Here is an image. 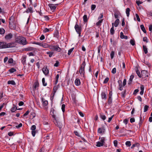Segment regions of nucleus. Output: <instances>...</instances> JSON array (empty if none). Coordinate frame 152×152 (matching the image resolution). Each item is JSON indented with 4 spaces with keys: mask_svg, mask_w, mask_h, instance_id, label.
Instances as JSON below:
<instances>
[{
    "mask_svg": "<svg viewBox=\"0 0 152 152\" xmlns=\"http://www.w3.org/2000/svg\"><path fill=\"white\" fill-rule=\"evenodd\" d=\"M142 48L145 53L146 54H147L148 52V49L147 48L146 46L143 45L142 46Z\"/></svg>",
    "mask_w": 152,
    "mask_h": 152,
    "instance_id": "nucleus-24",
    "label": "nucleus"
},
{
    "mask_svg": "<svg viewBox=\"0 0 152 152\" xmlns=\"http://www.w3.org/2000/svg\"><path fill=\"white\" fill-rule=\"evenodd\" d=\"M50 49L58 52H60L62 50L59 47L58 44L55 45H50Z\"/></svg>",
    "mask_w": 152,
    "mask_h": 152,
    "instance_id": "nucleus-5",
    "label": "nucleus"
},
{
    "mask_svg": "<svg viewBox=\"0 0 152 152\" xmlns=\"http://www.w3.org/2000/svg\"><path fill=\"white\" fill-rule=\"evenodd\" d=\"M100 117L103 120H104L106 119V116L105 115H100Z\"/></svg>",
    "mask_w": 152,
    "mask_h": 152,
    "instance_id": "nucleus-54",
    "label": "nucleus"
},
{
    "mask_svg": "<svg viewBox=\"0 0 152 152\" xmlns=\"http://www.w3.org/2000/svg\"><path fill=\"white\" fill-rule=\"evenodd\" d=\"M105 129L103 128H99L98 130V132L99 134H103L104 133Z\"/></svg>",
    "mask_w": 152,
    "mask_h": 152,
    "instance_id": "nucleus-15",
    "label": "nucleus"
},
{
    "mask_svg": "<svg viewBox=\"0 0 152 152\" xmlns=\"http://www.w3.org/2000/svg\"><path fill=\"white\" fill-rule=\"evenodd\" d=\"M103 21V19H102L101 20H99L98 22H97L96 23V25L97 26H100L101 25V24L102 23Z\"/></svg>",
    "mask_w": 152,
    "mask_h": 152,
    "instance_id": "nucleus-32",
    "label": "nucleus"
},
{
    "mask_svg": "<svg viewBox=\"0 0 152 152\" xmlns=\"http://www.w3.org/2000/svg\"><path fill=\"white\" fill-rule=\"evenodd\" d=\"M13 37V35L12 33H9L5 36V38L6 40H9L11 39Z\"/></svg>",
    "mask_w": 152,
    "mask_h": 152,
    "instance_id": "nucleus-12",
    "label": "nucleus"
},
{
    "mask_svg": "<svg viewBox=\"0 0 152 152\" xmlns=\"http://www.w3.org/2000/svg\"><path fill=\"white\" fill-rule=\"evenodd\" d=\"M53 30L51 28H45L43 30L44 33H46L48 32H50L52 31Z\"/></svg>",
    "mask_w": 152,
    "mask_h": 152,
    "instance_id": "nucleus-18",
    "label": "nucleus"
},
{
    "mask_svg": "<svg viewBox=\"0 0 152 152\" xmlns=\"http://www.w3.org/2000/svg\"><path fill=\"white\" fill-rule=\"evenodd\" d=\"M96 146L97 147H99L101 146H102L104 145L101 142H98L96 143Z\"/></svg>",
    "mask_w": 152,
    "mask_h": 152,
    "instance_id": "nucleus-31",
    "label": "nucleus"
},
{
    "mask_svg": "<svg viewBox=\"0 0 152 152\" xmlns=\"http://www.w3.org/2000/svg\"><path fill=\"white\" fill-rule=\"evenodd\" d=\"M42 82L43 84V85L44 86H46L47 85V83L45 82V79L44 78H42Z\"/></svg>",
    "mask_w": 152,
    "mask_h": 152,
    "instance_id": "nucleus-39",
    "label": "nucleus"
},
{
    "mask_svg": "<svg viewBox=\"0 0 152 152\" xmlns=\"http://www.w3.org/2000/svg\"><path fill=\"white\" fill-rule=\"evenodd\" d=\"M31 130H35L36 129V126L35 125H32L31 128Z\"/></svg>",
    "mask_w": 152,
    "mask_h": 152,
    "instance_id": "nucleus-51",
    "label": "nucleus"
},
{
    "mask_svg": "<svg viewBox=\"0 0 152 152\" xmlns=\"http://www.w3.org/2000/svg\"><path fill=\"white\" fill-rule=\"evenodd\" d=\"M86 65V62L85 61H83L82 64L80 65L79 68V71H77L76 73L78 74L79 72L80 75L81 77H83L84 78H85V67Z\"/></svg>",
    "mask_w": 152,
    "mask_h": 152,
    "instance_id": "nucleus-1",
    "label": "nucleus"
},
{
    "mask_svg": "<svg viewBox=\"0 0 152 152\" xmlns=\"http://www.w3.org/2000/svg\"><path fill=\"white\" fill-rule=\"evenodd\" d=\"M42 104L43 105V106H47L48 104V101L45 100V99L44 98L42 99Z\"/></svg>",
    "mask_w": 152,
    "mask_h": 152,
    "instance_id": "nucleus-16",
    "label": "nucleus"
},
{
    "mask_svg": "<svg viewBox=\"0 0 152 152\" xmlns=\"http://www.w3.org/2000/svg\"><path fill=\"white\" fill-rule=\"evenodd\" d=\"M35 134H36V131H35V130H32V131H31V134H32V136L33 137H34L35 136Z\"/></svg>",
    "mask_w": 152,
    "mask_h": 152,
    "instance_id": "nucleus-56",
    "label": "nucleus"
},
{
    "mask_svg": "<svg viewBox=\"0 0 152 152\" xmlns=\"http://www.w3.org/2000/svg\"><path fill=\"white\" fill-rule=\"evenodd\" d=\"M12 43H9L7 44L5 42H0V48H6L11 47H13V46L12 45Z\"/></svg>",
    "mask_w": 152,
    "mask_h": 152,
    "instance_id": "nucleus-3",
    "label": "nucleus"
},
{
    "mask_svg": "<svg viewBox=\"0 0 152 152\" xmlns=\"http://www.w3.org/2000/svg\"><path fill=\"white\" fill-rule=\"evenodd\" d=\"M83 21L84 22L86 23L87 22L88 18L87 16L86 15H84L83 17Z\"/></svg>",
    "mask_w": 152,
    "mask_h": 152,
    "instance_id": "nucleus-29",
    "label": "nucleus"
},
{
    "mask_svg": "<svg viewBox=\"0 0 152 152\" xmlns=\"http://www.w3.org/2000/svg\"><path fill=\"white\" fill-rule=\"evenodd\" d=\"M134 77V76L133 75H132L130 76V78H129V82L128 83L129 84H130L131 83Z\"/></svg>",
    "mask_w": 152,
    "mask_h": 152,
    "instance_id": "nucleus-30",
    "label": "nucleus"
},
{
    "mask_svg": "<svg viewBox=\"0 0 152 152\" xmlns=\"http://www.w3.org/2000/svg\"><path fill=\"white\" fill-rule=\"evenodd\" d=\"M114 52L113 51H112L111 52V53L110 54V57L112 59H113V58L114 57Z\"/></svg>",
    "mask_w": 152,
    "mask_h": 152,
    "instance_id": "nucleus-41",
    "label": "nucleus"
},
{
    "mask_svg": "<svg viewBox=\"0 0 152 152\" xmlns=\"http://www.w3.org/2000/svg\"><path fill=\"white\" fill-rule=\"evenodd\" d=\"M35 117V114L33 113H31L30 114V118L32 119Z\"/></svg>",
    "mask_w": 152,
    "mask_h": 152,
    "instance_id": "nucleus-44",
    "label": "nucleus"
},
{
    "mask_svg": "<svg viewBox=\"0 0 152 152\" xmlns=\"http://www.w3.org/2000/svg\"><path fill=\"white\" fill-rule=\"evenodd\" d=\"M130 10L129 8H128L126 9V14L127 16V17H129V12H130Z\"/></svg>",
    "mask_w": 152,
    "mask_h": 152,
    "instance_id": "nucleus-27",
    "label": "nucleus"
},
{
    "mask_svg": "<svg viewBox=\"0 0 152 152\" xmlns=\"http://www.w3.org/2000/svg\"><path fill=\"white\" fill-rule=\"evenodd\" d=\"M113 143L114 146L116 147L117 146L118 142L116 140H115L113 141Z\"/></svg>",
    "mask_w": 152,
    "mask_h": 152,
    "instance_id": "nucleus-57",
    "label": "nucleus"
},
{
    "mask_svg": "<svg viewBox=\"0 0 152 152\" xmlns=\"http://www.w3.org/2000/svg\"><path fill=\"white\" fill-rule=\"evenodd\" d=\"M102 98L103 99L106 100L107 99V94L104 92H103L101 94Z\"/></svg>",
    "mask_w": 152,
    "mask_h": 152,
    "instance_id": "nucleus-17",
    "label": "nucleus"
},
{
    "mask_svg": "<svg viewBox=\"0 0 152 152\" xmlns=\"http://www.w3.org/2000/svg\"><path fill=\"white\" fill-rule=\"evenodd\" d=\"M7 83L8 84H12V85H15L16 84L15 82L13 80L8 81L7 82Z\"/></svg>",
    "mask_w": 152,
    "mask_h": 152,
    "instance_id": "nucleus-28",
    "label": "nucleus"
},
{
    "mask_svg": "<svg viewBox=\"0 0 152 152\" xmlns=\"http://www.w3.org/2000/svg\"><path fill=\"white\" fill-rule=\"evenodd\" d=\"M141 29L142 30V31H143V32L146 33V31L145 29V28L144 27V26L143 25H141L140 26Z\"/></svg>",
    "mask_w": 152,
    "mask_h": 152,
    "instance_id": "nucleus-26",
    "label": "nucleus"
},
{
    "mask_svg": "<svg viewBox=\"0 0 152 152\" xmlns=\"http://www.w3.org/2000/svg\"><path fill=\"white\" fill-rule=\"evenodd\" d=\"M42 71L45 76H47L49 74V70L46 66H45L42 69Z\"/></svg>",
    "mask_w": 152,
    "mask_h": 152,
    "instance_id": "nucleus-9",
    "label": "nucleus"
},
{
    "mask_svg": "<svg viewBox=\"0 0 152 152\" xmlns=\"http://www.w3.org/2000/svg\"><path fill=\"white\" fill-rule=\"evenodd\" d=\"M118 82L119 84V87H122V82L121 80H118Z\"/></svg>",
    "mask_w": 152,
    "mask_h": 152,
    "instance_id": "nucleus-46",
    "label": "nucleus"
},
{
    "mask_svg": "<svg viewBox=\"0 0 152 152\" xmlns=\"http://www.w3.org/2000/svg\"><path fill=\"white\" fill-rule=\"evenodd\" d=\"M5 33V30L3 28H0V34H3Z\"/></svg>",
    "mask_w": 152,
    "mask_h": 152,
    "instance_id": "nucleus-34",
    "label": "nucleus"
},
{
    "mask_svg": "<svg viewBox=\"0 0 152 152\" xmlns=\"http://www.w3.org/2000/svg\"><path fill=\"white\" fill-rule=\"evenodd\" d=\"M130 42L132 45L134 46L135 45V41L131 39L130 41Z\"/></svg>",
    "mask_w": 152,
    "mask_h": 152,
    "instance_id": "nucleus-50",
    "label": "nucleus"
},
{
    "mask_svg": "<svg viewBox=\"0 0 152 152\" xmlns=\"http://www.w3.org/2000/svg\"><path fill=\"white\" fill-rule=\"evenodd\" d=\"M16 71V70L14 68H12L9 69V71L11 73H13Z\"/></svg>",
    "mask_w": 152,
    "mask_h": 152,
    "instance_id": "nucleus-38",
    "label": "nucleus"
},
{
    "mask_svg": "<svg viewBox=\"0 0 152 152\" xmlns=\"http://www.w3.org/2000/svg\"><path fill=\"white\" fill-rule=\"evenodd\" d=\"M65 105L64 104H63L61 106V110L62 112L64 113L65 111Z\"/></svg>",
    "mask_w": 152,
    "mask_h": 152,
    "instance_id": "nucleus-45",
    "label": "nucleus"
},
{
    "mask_svg": "<svg viewBox=\"0 0 152 152\" xmlns=\"http://www.w3.org/2000/svg\"><path fill=\"white\" fill-rule=\"evenodd\" d=\"M126 145L129 147H130L131 145V142L130 141H127L126 142Z\"/></svg>",
    "mask_w": 152,
    "mask_h": 152,
    "instance_id": "nucleus-43",
    "label": "nucleus"
},
{
    "mask_svg": "<svg viewBox=\"0 0 152 152\" xmlns=\"http://www.w3.org/2000/svg\"><path fill=\"white\" fill-rule=\"evenodd\" d=\"M16 42L22 44L23 45H26V39L22 37H19L17 38L15 40Z\"/></svg>",
    "mask_w": 152,
    "mask_h": 152,
    "instance_id": "nucleus-4",
    "label": "nucleus"
},
{
    "mask_svg": "<svg viewBox=\"0 0 152 152\" xmlns=\"http://www.w3.org/2000/svg\"><path fill=\"white\" fill-rule=\"evenodd\" d=\"M141 91L140 92V94L141 95H142L144 93V86L143 85H142L140 87Z\"/></svg>",
    "mask_w": 152,
    "mask_h": 152,
    "instance_id": "nucleus-20",
    "label": "nucleus"
},
{
    "mask_svg": "<svg viewBox=\"0 0 152 152\" xmlns=\"http://www.w3.org/2000/svg\"><path fill=\"white\" fill-rule=\"evenodd\" d=\"M120 38L122 39H127L128 37L126 36H125L124 35V34L123 32H121L120 33Z\"/></svg>",
    "mask_w": 152,
    "mask_h": 152,
    "instance_id": "nucleus-19",
    "label": "nucleus"
},
{
    "mask_svg": "<svg viewBox=\"0 0 152 152\" xmlns=\"http://www.w3.org/2000/svg\"><path fill=\"white\" fill-rule=\"evenodd\" d=\"M126 91H124V92H122L121 93V96L123 97H124L125 96V93Z\"/></svg>",
    "mask_w": 152,
    "mask_h": 152,
    "instance_id": "nucleus-58",
    "label": "nucleus"
},
{
    "mask_svg": "<svg viewBox=\"0 0 152 152\" xmlns=\"http://www.w3.org/2000/svg\"><path fill=\"white\" fill-rule=\"evenodd\" d=\"M8 62L9 63H12L13 62V60L12 58H10L8 60Z\"/></svg>",
    "mask_w": 152,
    "mask_h": 152,
    "instance_id": "nucleus-64",
    "label": "nucleus"
},
{
    "mask_svg": "<svg viewBox=\"0 0 152 152\" xmlns=\"http://www.w3.org/2000/svg\"><path fill=\"white\" fill-rule=\"evenodd\" d=\"M73 49H74V48H71V49H69L68 50V54L69 55H70V54L72 52L73 50Z\"/></svg>",
    "mask_w": 152,
    "mask_h": 152,
    "instance_id": "nucleus-47",
    "label": "nucleus"
},
{
    "mask_svg": "<svg viewBox=\"0 0 152 152\" xmlns=\"http://www.w3.org/2000/svg\"><path fill=\"white\" fill-rule=\"evenodd\" d=\"M109 80V78L108 77H107L106 78H105L104 80L103 81V83L104 84H106L108 82V81Z\"/></svg>",
    "mask_w": 152,
    "mask_h": 152,
    "instance_id": "nucleus-42",
    "label": "nucleus"
},
{
    "mask_svg": "<svg viewBox=\"0 0 152 152\" xmlns=\"http://www.w3.org/2000/svg\"><path fill=\"white\" fill-rule=\"evenodd\" d=\"M26 56H23L22 58V63L23 65H24L26 63Z\"/></svg>",
    "mask_w": 152,
    "mask_h": 152,
    "instance_id": "nucleus-22",
    "label": "nucleus"
},
{
    "mask_svg": "<svg viewBox=\"0 0 152 152\" xmlns=\"http://www.w3.org/2000/svg\"><path fill=\"white\" fill-rule=\"evenodd\" d=\"M54 111L55 110L53 108L51 109V110L50 114L52 117L55 120L57 118L56 117L54 113Z\"/></svg>",
    "mask_w": 152,
    "mask_h": 152,
    "instance_id": "nucleus-13",
    "label": "nucleus"
},
{
    "mask_svg": "<svg viewBox=\"0 0 152 152\" xmlns=\"http://www.w3.org/2000/svg\"><path fill=\"white\" fill-rule=\"evenodd\" d=\"M116 69L115 68H114L112 69L111 72L112 73L115 74L116 73Z\"/></svg>",
    "mask_w": 152,
    "mask_h": 152,
    "instance_id": "nucleus-48",
    "label": "nucleus"
},
{
    "mask_svg": "<svg viewBox=\"0 0 152 152\" xmlns=\"http://www.w3.org/2000/svg\"><path fill=\"white\" fill-rule=\"evenodd\" d=\"M45 38V36L44 35H42L40 37L39 39L41 40H43Z\"/></svg>",
    "mask_w": 152,
    "mask_h": 152,
    "instance_id": "nucleus-60",
    "label": "nucleus"
},
{
    "mask_svg": "<svg viewBox=\"0 0 152 152\" xmlns=\"http://www.w3.org/2000/svg\"><path fill=\"white\" fill-rule=\"evenodd\" d=\"M75 28L77 32L79 34V36H80L82 30L81 26H79L77 23L75 26Z\"/></svg>",
    "mask_w": 152,
    "mask_h": 152,
    "instance_id": "nucleus-8",
    "label": "nucleus"
},
{
    "mask_svg": "<svg viewBox=\"0 0 152 152\" xmlns=\"http://www.w3.org/2000/svg\"><path fill=\"white\" fill-rule=\"evenodd\" d=\"M119 23V20L118 19H117L115 22V26L117 27L118 26Z\"/></svg>",
    "mask_w": 152,
    "mask_h": 152,
    "instance_id": "nucleus-23",
    "label": "nucleus"
},
{
    "mask_svg": "<svg viewBox=\"0 0 152 152\" xmlns=\"http://www.w3.org/2000/svg\"><path fill=\"white\" fill-rule=\"evenodd\" d=\"M136 72L139 77H145L146 76H148V75H146V76H145L143 74L144 73H147V72H146V71L145 70L143 71H142L141 72V74H140L139 71L138 70H136Z\"/></svg>",
    "mask_w": 152,
    "mask_h": 152,
    "instance_id": "nucleus-7",
    "label": "nucleus"
},
{
    "mask_svg": "<svg viewBox=\"0 0 152 152\" xmlns=\"http://www.w3.org/2000/svg\"><path fill=\"white\" fill-rule=\"evenodd\" d=\"M149 108V106L147 105H145L144 106V112H146L148 110V109Z\"/></svg>",
    "mask_w": 152,
    "mask_h": 152,
    "instance_id": "nucleus-36",
    "label": "nucleus"
},
{
    "mask_svg": "<svg viewBox=\"0 0 152 152\" xmlns=\"http://www.w3.org/2000/svg\"><path fill=\"white\" fill-rule=\"evenodd\" d=\"M105 139L104 137H102L101 138V142L103 143V145L105 143Z\"/></svg>",
    "mask_w": 152,
    "mask_h": 152,
    "instance_id": "nucleus-37",
    "label": "nucleus"
},
{
    "mask_svg": "<svg viewBox=\"0 0 152 152\" xmlns=\"http://www.w3.org/2000/svg\"><path fill=\"white\" fill-rule=\"evenodd\" d=\"M58 5V4H50L48 5L51 10H55Z\"/></svg>",
    "mask_w": 152,
    "mask_h": 152,
    "instance_id": "nucleus-10",
    "label": "nucleus"
},
{
    "mask_svg": "<svg viewBox=\"0 0 152 152\" xmlns=\"http://www.w3.org/2000/svg\"><path fill=\"white\" fill-rule=\"evenodd\" d=\"M59 74H58L57 75L55 78V81L54 82L55 84L56 85L57 84L58 82V80L59 77Z\"/></svg>",
    "mask_w": 152,
    "mask_h": 152,
    "instance_id": "nucleus-25",
    "label": "nucleus"
},
{
    "mask_svg": "<svg viewBox=\"0 0 152 152\" xmlns=\"http://www.w3.org/2000/svg\"><path fill=\"white\" fill-rule=\"evenodd\" d=\"M55 125L57 126L60 129L62 127V124L61 121V120L58 118H57L54 120Z\"/></svg>",
    "mask_w": 152,
    "mask_h": 152,
    "instance_id": "nucleus-6",
    "label": "nucleus"
},
{
    "mask_svg": "<svg viewBox=\"0 0 152 152\" xmlns=\"http://www.w3.org/2000/svg\"><path fill=\"white\" fill-rule=\"evenodd\" d=\"M112 102V97H109L108 100V104L110 105Z\"/></svg>",
    "mask_w": 152,
    "mask_h": 152,
    "instance_id": "nucleus-33",
    "label": "nucleus"
},
{
    "mask_svg": "<svg viewBox=\"0 0 152 152\" xmlns=\"http://www.w3.org/2000/svg\"><path fill=\"white\" fill-rule=\"evenodd\" d=\"M96 7V5L95 4H92L91 6V10H94Z\"/></svg>",
    "mask_w": 152,
    "mask_h": 152,
    "instance_id": "nucleus-52",
    "label": "nucleus"
},
{
    "mask_svg": "<svg viewBox=\"0 0 152 152\" xmlns=\"http://www.w3.org/2000/svg\"><path fill=\"white\" fill-rule=\"evenodd\" d=\"M135 16L137 18V20L138 21L140 22V19L139 18V17L137 14H135Z\"/></svg>",
    "mask_w": 152,
    "mask_h": 152,
    "instance_id": "nucleus-53",
    "label": "nucleus"
},
{
    "mask_svg": "<svg viewBox=\"0 0 152 152\" xmlns=\"http://www.w3.org/2000/svg\"><path fill=\"white\" fill-rule=\"evenodd\" d=\"M54 66L58 67L59 66V62L58 61H56V63L54 65Z\"/></svg>",
    "mask_w": 152,
    "mask_h": 152,
    "instance_id": "nucleus-49",
    "label": "nucleus"
},
{
    "mask_svg": "<svg viewBox=\"0 0 152 152\" xmlns=\"http://www.w3.org/2000/svg\"><path fill=\"white\" fill-rule=\"evenodd\" d=\"M147 38L146 37H144L143 38V40L144 42H148V41L147 40Z\"/></svg>",
    "mask_w": 152,
    "mask_h": 152,
    "instance_id": "nucleus-61",
    "label": "nucleus"
},
{
    "mask_svg": "<svg viewBox=\"0 0 152 152\" xmlns=\"http://www.w3.org/2000/svg\"><path fill=\"white\" fill-rule=\"evenodd\" d=\"M80 81L79 79L77 78L75 79V84L77 86H79L80 84Z\"/></svg>",
    "mask_w": 152,
    "mask_h": 152,
    "instance_id": "nucleus-14",
    "label": "nucleus"
},
{
    "mask_svg": "<svg viewBox=\"0 0 152 152\" xmlns=\"http://www.w3.org/2000/svg\"><path fill=\"white\" fill-rule=\"evenodd\" d=\"M130 122L131 123L134 122L135 119L134 118H132L130 119Z\"/></svg>",
    "mask_w": 152,
    "mask_h": 152,
    "instance_id": "nucleus-62",
    "label": "nucleus"
},
{
    "mask_svg": "<svg viewBox=\"0 0 152 152\" xmlns=\"http://www.w3.org/2000/svg\"><path fill=\"white\" fill-rule=\"evenodd\" d=\"M9 26L11 29H15L16 27V23L13 16H11L9 19Z\"/></svg>",
    "mask_w": 152,
    "mask_h": 152,
    "instance_id": "nucleus-2",
    "label": "nucleus"
},
{
    "mask_svg": "<svg viewBox=\"0 0 152 152\" xmlns=\"http://www.w3.org/2000/svg\"><path fill=\"white\" fill-rule=\"evenodd\" d=\"M22 124L21 123H20L18 125V126H16V127L17 128H20V127H22Z\"/></svg>",
    "mask_w": 152,
    "mask_h": 152,
    "instance_id": "nucleus-59",
    "label": "nucleus"
},
{
    "mask_svg": "<svg viewBox=\"0 0 152 152\" xmlns=\"http://www.w3.org/2000/svg\"><path fill=\"white\" fill-rule=\"evenodd\" d=\"M17 110H18V109L17 108V107H13L11 109V110L12 112H15Z\"/></svg>",
    "mask_w": 152,
    "mask_h": 152,
    "instance_id": "nucleus-35",
    "label": "nucleus"
},
{
    "mask_svg": "<svg viewBox=\"0 0 152 152\" xmlns=\"http://www.w3.org/2000/svg\"><path fill=\"white\" fill-rule=\"evenodd\" d=\"M50 45H49L46 43H42V46L45 48H50Z\"/></svg>",
    "mask_w": 152,
    "mask_h": 152,
    "instance_id": "nucleus-21",
    "label": "nucleus"
},
{
    "mask_svg": "<svg viewBox=\"0 0 152 152\" xmlns=\"http://www.w3.org/2000/svg\"><path fill=\"white\" fill-rule=\"evenodd\" d=\"M113 116L114 115H113L111 117L109 118L108 120L107 121L108 122H110V121H111L112 118H113Z\"/></svg>",
    "mask_w": 152,
    "mask_h": 152,
    "instance_id": "nucleus-63",
    "label": "nucleus"
},
{
    "mask_svg": "<svg viewBox=\"0 0 152 152\" xmlns=\"http://www.w3.org/2000/svg\"><path fill=\"white\" fill-rule=\"evenodd\" d=\"M33 12V10L32 7H28L27 9L23 13H28L29 12L30 13H32Z\"/></svg>",
    "mask_w": 152,
    "mask_h": 152,
    "instance_id": "nucleus-11",
    "label": "nucleus"
},
{
    "mask_svg": "<svg viewBox=\"0 0 152 152\" xmlns=\"http://www.w3.org/2000/svg\"><path fill=\"white\" fill-rule=\"evenodd\" d=\"M110 32L111 34L113 35L114 34L115 31L114 27H112L110 30Z\"/></svg>",
    "mask_w": 152,
    "mask_h": 152,
    "instance_id": "nucleus-40",
    "label": "nucleus"
},
{
    "mask_svg": "<svg viewBox=\"0 0 152 152\" xmlns=\"http://www.w3.org/2000/svg\"><path fill=\"white\" fill-rule=\"evenodd\" d=\"M39 83H36L34 84V88L35 89L36 88L39 86Z\"/></svg>",
    "mask_w": 152,
    "mask_h": 152,
    "instance_id": "nucleus-55",
    "label": "nucleus"
}]
</instances>
